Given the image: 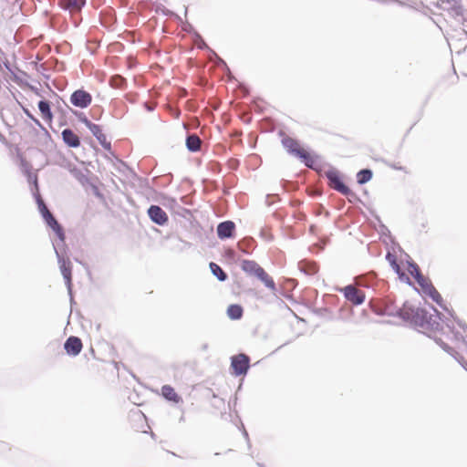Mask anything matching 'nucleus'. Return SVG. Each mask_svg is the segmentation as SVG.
<instances>
[{
    "mask_svg": "<svg viewBox=\"0 0 467 467\" xmlns=\"http://www.w3.org/2000/svg\"><path fill=\"white\" fill-rule=\"evenodd\" d=\"M384 314L399 316L410 321L460 362L467 364V343L443 321L435 308H432V312L430 313L405 303L401 307L397 308L386 306Z\"/></svg>",
    "mask_w": 467,
    "mask_h": 467,
    "instance_id": "f257e3e1",
    "label": "nucleus"
},
{
    "mask_svg": "<svg viewBox=\"0 0 467 467\" xmlns=\"http://www.w3.org/2000/svg\"><path fill=\"white\" fill-rule=\"evenodd\" d=\"M282 145L288 153L300 159L306 166L313 168L316 162L315 157L307 150L302 147L299 141L291 137H285L282 140Z\"/></svg>",
    "mask_w": 467,
    "mask_h": 467,
    "instance_id": "f03ea898",
    "label": "nucleus"
},
{
    "mask_svg": "<svg viewBox=\"0 0 467 467\" xmlns=\"http://www.w3.org/2000/svg\"><path fill=\"white\" fill-rule=\"evenodd\" d=\"M241 268L246 274L256 276L272 291L275 290V284L273 278L256 262L244 260L241 264Z\"/></svg>",
    "mask_w": 467,
    "mask_h": 467,
    "instance_id": "7ed1b4c3",
    "label": "nucleus"
},
{
    "mask_svg": "<svg viewBox=\"0 0 467 467\" xmlns=\"http://www.w3.org/2000/svg\"><path fill=\"white\" fill-rule=\"evenodd\" d=\"M327 177L328 179V184L331 188L337 190V192H341L342 194L346 195L348 197V202H353L354 193L351 192V190L344 183L342 179L340 178L339 174L336 171H329L327 174Z\"/></svg>",
    "mask_w": 467,
    "mask_h": 467,
    "instance_id": "20e7f679",
    "label": "nucleus"
},
{
    "mask_svg": "<svg viewBox=\"0 0 467 467\" xmlns=\"http://www.w3.org/2000/svg\"><path fill=\"white\" fill-rule=\"evenodd\" d=\"M250 358L245 354H238L231 358V368L234 376L245 375L249 369Z\"/></svg>",
    "mask_w": 467,
    "mask_h": 467,
    "instance_id": "39448f33",
    "label": "nucleus"
},
{
    "mask_svg": "<svg viewBox=\"0 0 467 467\" xmlns=\"http://www.w3.org/2000/svg\"><path fill=\"white\" fill-rule=\"evenodd\" d=\"M70 103L79 109H86L92 103V96L89 92L80 88L75 90L70 96Z\"/></svg>",
    "mask_w": 467,
    "mask_h": 467,
    "instance_id": "423d86ee",
    "label": "nucleus"
},
{
    "mask_svg": "<svg viewBox=\"0 0 467 467\" xmlns=\"http://www.w3.org/2000/svg\"><path fill=\"white\" fill-rule=\"evenodd\" d=\"M347 300L354 305H360L365 300V293L363 290L358 289L355 285H349L340 290Z\"/></svg>",
    "mask_w": 467,
    "mask_h": 467,
    "instance_id": "0eeeda50",
    "label": "nucleus"
},
{
    "mask_svg": "<svg viewBox=\"0 0 467 467\" xmlns=\"http://www.w3.org/2000/svg\"><path fill=\"white\" fill-rule=\"evenodd\" d=\"M41 207V213L47 223V224L52 228V230L56 233L57 237L61 240H65V234L60 226V224L57 223V221L55 219L53 214L49 212L47 209V206H40Z\"/></svg>",
    "mask_w": 467,
    "mask_h": 467,
    "instance_id": "6e6552de",
    "label": "nucleus"
},
{
    "mask_svg": "<svg viewBox=\"0 0 467 467\" xmlns=\"http://www.w3.org/2000/svg\"><path fill=\"white\" fill-rule=\"evenodd\" d=\"M64 348L68 355L77 356L81 352L83 344L79 337L71 336L66 340Z\"/></svg>",
    "mask_w": 467,
    "mask_h": 467,
    "instance_id": "1a4fd4ad",
    "label": "nucleus"
},
{
    "mask_svg": "<svg viewBox=\"0 0 467 467\" xmlns=\"http://www.w3.org/2000/svg\"><path fill=\"white\" fill-rule=\"evenodd\" d=\"M63 141L70 148H78L80 146V139L77 133L70 129H65L62 133Z\"/></svg>",
    "mask_w": 467,
    "mask_h": 467,
    "instance_id": "9d476101",
    "label": "nucleus"
},
{
    "mask_svg": "<svg viewBox=\"0 0 467 467\" xmlns=\"http://www.w3.org/2000/svg\"><path fill=\"white\" fill-rule=\"evenodd\" d=\"M150 219L158 224H163L167 222L168 216L161 206H150L148 210Z\"/></svg>",
    "mask_w": 467,
    "mask_h": 467,
    "instance_id": "9b49d317",
    "label": "nucleus"
},
{
    "mask_svg": "<svg viewBox=\"0 0 467 467\" xmlns=\"http://www.w3.org/2000/svg\"><path fill=\"white\" fill-rule=\"evenodd\" d=\"M85 5V0H59V5L71 14L78 13Z\"/></svg>",
    "mask_w": 467,
    "mask_h": 467,
    "instance_id": "f8f14e48",
    "label": "nucleus"
},
{
    "mask_svg": "<svg viewBox=\"0 0 467 467\" xmlns=\"http://www.w3.org/2000/svg\"><path fill=\"white\" fill-rule=\"evenodd\" d=\"M234 223L231 221L221 223L217 227V234L221 239L229 238L233 235Z\"/></svg>",
    "mask_w": 467,
    "mask_h": 467,
    "instance_id": "ddd939ff",
    "label": "nucleus"
},
{
    "mask_svg": "<svg viewBox=\"0 0 467 467\" xmlns=\"http://www.w3.org/2000/svg\"><path fill=\"white\" fill-rule=\"evenodd\" d=\"M161 395L169 401L178 404L182 401V398L175 389L170 385H164L161 388Z\"/></svg>",
    "mask_w": 467,
    "mask_h": 467,
    "instance_id": "4468645a",
    "label": "nucleus"
},
{
    "mask_svg": "<svg viewBox=\"0 0 467 467\" xmlns=\"http://www.w3.org/2000/svg\"><path fill=\"white\" fill-rule=\"evenodd\" d=\"M388 262L391 265L392 269L399 275V277L402 281H409V276L401 270L400 265L397 262V258L394 254L388 253L386 256Z\"/></svg>",
    "mask_w": 467,
    "mask_h": 467,
    "instance_id": "2eb2a0df",
    "label": "nucleus"
},
{
    "mask_svg": "<svg viewBox=\"0 0 467 467\" xmlns=\"http://www.w3.org/2000/svg\"><path fill=\"white\" fill-rule=\"evenodd\" d=\"M38 109L41 112L42 118L46 121L51 122L53 120V114L50 109L49 102L44 100L39 101Z\"/></svg>",
    "mask_w": 467,
    "mask_h": 467,
    "instance_id": "dca6fc26",
    "label": "nucleus"
},
{
    "mask_svg": "<svg viewBox=\"0 0 467 467\" xmlns=\"http://www.w3.org/2000/svg\"><path fill=\"white\" fill-rule=\"evenodd\" d=\"M243 313L244 310L240 305L233 304L227 308V315L233 320L240 319L243 317Z\"/></svg>",
    "mask_w": 467,
    "mask_h": 467,
    "instance_id": "f3484780",
    "label": "nucleus"
},
{
    "mask_svg": "<svg viewBox=\"0 0 467 467\" xmlns=\"http://www.w3.org/2000/svg\"><path fill=\"white\" fill-rule=\"evenodd\" d=\"M424 294L429 296L435 303L439 306H443V299L438 290L434 287V285H429L428 289L424 291Z\"/></svg>",
    "mask_w": 467,
    "mask_h": 467,
    "instance_id": "a211bd4d",
    "label": "nucleus"
},
{
    "mask_svg": "<svg viewBox=\"0 0 467 467\" xmlns=\"http://www.w3.org/2000/svg\"><path fill=\"white\" fill-rule=\"evenodd\" d=\"M202 144L201 139L197 135H190L186 140V145L189 150L197 151L200 150Z\"/></svg>",
    "mask_w": 467,
    "mask_h": 467,
    "instance_id": "6ab92c4d",
    "label": "nucleus"
},
{
    "mask_svg": "<svg viewBox=\"0 0 467 467\" xmlns=\"http://www.w3.org/2000/svg\"><path fill=\"white\" fill-rule=\"evenodd\" d=\"M60 270L63 277L67 280L68 284L71 282V263L69 260H62L60 264Z\"/></svg>",
    "mask_w": 467,
    "mask_h": 467,
    "instance_id": "aec40b11",
    "label": "nucleus"
},
{
    "mask_svg": "<svg viewBox=\"0 0 467 467\" xmlns=\"http://www.w3.org/2000/svg\"><path fill=\"white\" fill-rule=\"evenodd\" d=\"M372 178V171L370 170L365 169L361 170L357 174L358 182L360 184L366 183L370 181Z\"/></svg>",
    "mask_w": 467,
    "mask_h": 467,
    "instance_id": "412c9836",
    "label": "nucleus"
},
{
    "mask_svg": "<svg viewBox=\"0 0 467 467\" xmlns=\"http://www.w3.org/2000/svg\"><path fill=\"white\" fill-rule=\"evenodd\" d=\"M210 268L213 274L217 276L220 281H224L227 278V275L224 271L215 263L210 264Z\"/></svg>",
    "mask_w": 467,
    "mask_h": 467,
    "instance_id": "4be33fe9",
    "label": "nucleus"
},
{
    "mask_svg": "<svg viewBox=\"0 0 467 467\" xmlns=\"http://www.w3.org/2000/svg\"><path fill=\"white\" fill-rule=\"evenodd\" d=\"M89 130L92 132V134L97 137V139L103 143V141L106 140L105 135L102 133L101 129L99 125L96 124H89Z\"/></svg>",
    "mask_w": 467,
    "mask_h": 467,
    "instance_id": "5701e85b",
    "label": "nucleus"
},
{
    "mask_svg": "<svg viewBox=\"0 0 467 467\" xmlns=\"http://www.w3.org/2000/svg\"><path fill=\"white\" fill-rule=\"evenodd\" d=\"M301 268L309 275H313L317 272V265L314 262H302Z\"/></svg>",
    "mask_w": 467,
    "mask_h": 467,
    "instance_id": "b1692460",
    "label": "nucleus"
},
{
    "mask_svg": "<svg viewBox=\"0 0 467 467\" xmlns=\"http://www.w3.org/2000/svg\"><path fill=\"white\" fill-rule=\"evenodd\" d=\"M406 265H407V268H406L407 271L414 278H417L420 275H421L419 266L415 263L407 262Z\"/></svg>",
    "mask_w": 467,
    "mask_h": 467,
    "instance_id": "393cba45",
    "label": "nucleus"
},
{
    "mask_svg": "<svg viewBox=\"0 0 467 467\" xmlns=\"http://www.w3.org/2000/svg\"><path fill=\"white\" fill-rule=\"evenodd\" d=\"M419 285L421 287L422 291L424 292L426 289H428L429 285H432L431 282L424 277L422 275H420L417 278H415Z\"/></svg>",
    "mask_w": 467,
    "mask_h": 467,
    "instance_id": "a878e982",
    "label": "nucleus"
},
{
    "mask_svg": "<svg viewBox=\"0 0 467 467\" xmlns=\"http://www.w3.org/2000/svg\"><path fill=\"white\" fill-rule=\"evenodd\" d=\"M125 83V79L120 76H114L110 79V85L113 88H121Z\"/></svg>",
    "mask_w": 467,
    "mask_h": 467,
    "instance_id": "bb28decb",
    "label": "nucleus"
},
{
    "mask_svg": "<svg viewBox=\"0 0 467 467\" xmlns=\"http://www.w3.org/2000/svg\"><path fill=\"white\" fill-rule=\"evenodd\" d=\"M29 183L33 184L36 188V191H38L37 187V174L34 171L26 176Z\"/></svg>",
    "mask_w": 467,
    "mask_h": 467,
    "instance_id": "cd10ccee",
    "label": "nucleus"
},
{
    "mask_svg": "<svg viewBox=\"0 0 467 467\" xmlns=\"http://www.w3.org/2000/svg\"><path fill=\"white\" fill-rule=\"evenodd\" d=\"M29 183L33 184L36 188V191H38L37 187V174L34 171L26 176Z\"/></svg>",
    "mask_w": 467,
    "mask_h": 467,
    "instance_id": "c85d7f7f",
    "label": "nucleus"
},
{
    "mask_svg": "<svg viewBox=\"0 0 467 467\" xmlns=\"http://www.w3.org/2000/svg\"><path fill=\"white\" fill-rule=\"evenodd\" d=\"M23 171L26 176L29 175L30 173L34 172L32 167L26 161H23L22 163Z\"/></svg>",
    "mask_w": 467,
    "mask_h": 467,
    "instance_id": "c756f323",
    "label": "nucleus"
},
{
    "mask_svg": "<svg viewBox=\"0 0 467 467\" xmlns=\"http://www.w3.org/2000/svg\"><path fill=\"white\" fill-rule=\"evenodd\" d=\"M36 199L37 204H39V205L44 204L43 200L40 198L39 195H37Z\"/></svg>",
    "mask_w": 467,
    "mask_h": 467,
    "instance_id": "7c9ffc66",
    "label": "nucleus"
}]
</instances>
